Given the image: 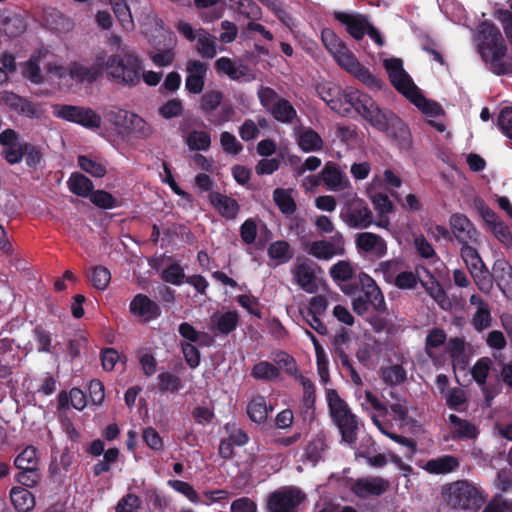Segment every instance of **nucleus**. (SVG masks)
I'll use <instances>...</instances> for the list:
<instances>
[{"instance_id": "14", "label": "nucleus", "mask_w": 512, "mask_h": 512, "mask_svg": "<svg viewBox=\"0 0 512 512\" xmlns=\"http://www.w3.org/2000/svg\"><path fill=\"white\" fill-rule=\"evenodd\" d=\"M367 94L360 92L359 90L347 87L341 92V96L331 104V109L341 116H349L353 112L359 114L362 108L363 97Z\"/></svg>"}, {"instance_id": "29", "label": "nucleus", "mask_w": 512, "mask_h": 512, "mask_svg": "<svg viewBox=\"0 0 512 512\" xmlns=\"http://www.w3.org/2000/svg\"><path fill=\"white\" fill-rule=\"evenodd\" d=\"M296 141L304 152H316L323 148L324 141L321 136L309 127H300L296 131Z\"/></svg>"}, {"instance_id": "13", "label": "nucleus", "mask_w": 512, "mask_h": 512, "mask_svg": "<svg viewBox=\"0 0 512 512\" xmlns=\"http://www.w3.org/2000/svg\"><path fill=\"white\" fill-rule=\"evenodd\" d=\"M380 182L381 178H373L367 190V195L378 214V220L375 222V224L380 228L387 229L390 225L387 214L393 210L394 206L387 195L374 191Z\"/></svg>"}, {"instance_id": "5", "label": "nucleus", "mask_w": 512, "mask_h": 512, "mask_svg": "<svg viewBox=\"0 0 512 512\" xmlns=\"http://www.w3.org/2000/svg\"><path fill=\"white\" fill-rule=\"evenodd\" d=\"M444 495L446 503L455 509H478L484 502L481 490L465 480L448 485Z\"/></svg>"}, {"instance_id": "10", "label": "nucleus", "mask_w": 512, "mask_h": 512, "mask_svg": "<svg viewBox=\"0 0 512 512\" xmlns=\"http://www.w3.org/2000/svg\"><path fill=\"white\" fill-rule=\"evenodd\" d=\"M177 30L187 40L197 41L196 50L202 57L213 58L217 54L216 38L204 29L194 30L190 24L181 21L177 24Z\"/></svg>"}, {"instance_id": "33", "label": "nucleus", "mask_w": 512, "mask_h": 512, "mask_svg": "<svg viewBox=\"0 0 512 512\" xmlns=\"http://www.w3.org/2000/svg\"><path fill=\"white\" fill-rule=\"evenodd\" d=\"M470 304L476 308V312L472 318V325L477 331H482L488 328L491 324L490 308L483 299L473 294L470 297Z\"/></svg>"}, {"instance_id": "11", "label": "nucleus", "mask_w": 512, "mask_h": 512, "mask_svg": "<svg viewBox=\"0 0 512 512\" xmlns=\"http://www.w3.org/2000/svg\"><path fill=\"white\" fill-rule=\"evenodd\" d=\"M338 65L369 87L380 88L381 82L362 66L347 47L334 57Z\"/></svg>"}, {"instance_id": "22", "label": "nucleus", "mask_w": 512, "mask_h": 512, "mask_svg": "<svg viewBox=\"0 0 512 512\" xmlns=\"http://www.w3.org/2000/svg\"><path fill=\"white\" fill-rule=\"evenodd\" d=\"M355 245L359 251L370 253L381 258L387 254V243L379 235L371 232H361L356 235Z\"/></svg>"}, {"instance_id": "38", "label": "nucleus", "mask_w": 512, "mask_h": 512, "mask_svg": "<svg viewBox=\"0 0 512 512\" xmlns=\"http://www.w3.org/2000/svg\"><path fill=\"white\" fill-rule=\"evenodd\" d=\"M267 252L273 266L287 263L293 257V252L289 243L283 240H278L271 243Z\"/></svg>"}, {"instance_id": "34", "label": "nucleus", "mask_w": 512, "mask_h": 512, "mask_svg": "<svg viewBox=\"0 0 512 512\" xmlns=\"http://www.w3.org/2000/svg\"><path fill=\"white\" fill-rule=\"evenodd\" d=\"M459 466V461L452 455H444L435 459L428 460L420 467L430 474H447L455 471Z\"/></svg>"}, {"instance_id": "64", "label": "nucleus", "mask_w": 512, "mask_h": 512, "mask_svg": "<svg viewBox=\"0 0 512 512\" xmlns=\"http://www.w3.org/2000/svg\"><path fill=\"white\" fill-rule=\"evenodd\" d=\"M161 278L167 283L180 285L183 283L185 273L179 264L172 263L161 272Z\"/></svg>"}, {"instance_id": "32", "label": "nucleus", "mask_w": 512, "mask_h": 512, "mask_svg": "<svg viewBox=\"0 0 512 512\" xmlns=\"http://www.w3.org/2000/svg\"><path fill=\"white\" fill-rule=\"evenodd\" d=\"M209 200L219 214L227 219H234L239 212L236 200L224 194L213 192L209 195Z\"/></svg>"}, {"instance_id": "21", "label": "nucleus", "mask_w": 512, "mask_h": 512, "mask_svg": "<svg viewBox=\"0 0 512 512\" xmlns=\"http://www.w3.org/2000/svg\"><path fill=\"white\" fill-rule=\"evenodd\" d=\"M207 71L208 65L204 62L199 60H190L187 62L185 87L190 93L200 94L203 91Z\"/></svg>"}, {"instance_id": "40", "label": "nucleus", "mask_w": 512, "mask_h": 512, "mask_svg": "<svg viewBox=\"0 0 512 512\" xmlns=\"http://www.w3.org/2000/svg\"><path fill=\"white\" fill-rule=\"evenodd\" d=\"M134 115L135 113L124 109H113L106 113V119L120 134L127 135Z\"/></svg>"}, {"instance_id": "47", "label": "nucleus", "mask_w": 512, "mask_h": 512, "mask_svg": "<svg viewBox=\"0 0 512 512\" xmlns=\"http://www.w3.org/2000/svg\"><path fill=\"white\" fill-rule=\"evenodd\" d=\"M101 121V116L98 115L94 110L91 108L79 106L74 123L88 129H96L100 127Z\"/></svg>"}, {"instance_id": "9", "label": "nucleus", "mask_w": 512, "mask_h": 512, "mask_svg": "<svg viewBox=\"0 0 512 512\" xmlns=\"http://www.w3.org/2000/svg\"><path fill=\"white\" fill-rule=\"evenodd\" d=\"M305 498V494L298 488L285 487L269 496L268 509L270 512H298V506Z\"/></svg>"}, {"instance_id": "59", "label": "nucleus", "mask_w": 512, "mask_h": 512, "mask_svg": "<svg viewBox=\"0 0 512 512\" xmlns=\"http://www.w3.org/2000/svg\"><path fill=\"white\" fill-rule=\"evenodd\" d=\"M402 267L403 262L400 259H390L380 262L376 271L382 273L388 283H392Z\"/></svg>"}, {"instance_id": "56", "label": "nucleus", "mask_w": 512, "mask_h": 512, "mask_svg": "<svg viewBox=\"0 0 512 512\" xmlns=\"http://www.w3.org/2000/svg\"><path fill=\"white\" fill-rule=\"evenodd\" d=\"M420 269H423V267H417L416 273L412 271H403L401 270L393 280L392 284H394L399 289H413L417 281H420Z\"/></svg>"}, {"instance_id": "25", "label": "nucleus", "mask_w": 512, "mask_h": 512, "mask_svg": "<svg viewBox=\"0 0 512 512\" xmlns=\"http://www.w3.org/2000/svg\"><path fill=\"white\" fill-rule=\"evenodd\" d=\"M215 69L218 74L226 75L234 81L249 82L253 79L252 75L248 73L246 66L237 64L228 57L217 59Z\"/></svg>"}, {"instance_id": "60", "label": "nucleus", "mask_w": 512, "mask_h": 512, "mask_svg": "<svg viewBox=\"0 0 512 512\" xmlns=\"http://www.w3.org/2000/svg\"><path fill=\"white\" fill-rule=\"evenodd\" d=\"M152 134L151 126L137 114L134 115L127 135H133L139 139H146Z\"/></svg>"}, {"instance_id": "26", "label": "nucleus", "mask_w": 512, "mask_h": 512, "mask_svg": "<svg viewBox=\"0 0 512 512\" xmlns=\"http://www.w3.org/2000/svg\"><path fill=\"white\" fill-rule=\"evenodd\" d=\"M358 278L364 294L367 299H369L374 309L378 312L384 311L386 307L384 296L375 280L364 272L360 273Z\"/></svg>"}, {"instance_id": "57", "label": "nucleus", "mask_w": 512, "mask_h": 512, "mask_svg": "<svg viewBox=\"0 0 512 512\" xmlns=\"http://www.w3.org/2000/svg\"><path fill=\"white\" fill-rule=\"evenodd\" d=\"M113 11L120 24L125 30H132L134 27L130 8L124 0L113 1Z\"/></svg>"}, {"instance_id": "27", "label": "nucleus", "mask_w": 512, "mask_h": 512, "mask_svg": "<svg viewBox=\"0 0 512 512\" xmlns=\"http://www.w3.org/2000/svg\"><path fill=\"white\" fill-rule=\"evenodd\" d=\"M130 312L145 321L156 318L160 314L158 305L146 295L137 294L130 303Z\"/></svg>"}, {"instance_id": "43", "label": "nucleus", "mask_w": 512, "mask_h": 512, "mask_svg": "<svg viewBox=\"0 0 512 512\" xmlns=\"http://www.w3.org/2000/svg\"><path fill=\"white\" fill-rule=\"evenodd\" d=\"M424 271L427 273V279L420 278V282L426 292L441 306L445 307L448 304L447 296L441 285L435 280V278L430 275L425 269Z\"/></svg>"}, {"instance_id": "6", "label": "nucleus", "mask_w": 512, "mask_h": 512, "mask_svg": "<svg viewBox=\"0 0 512 512\" xmlns=\"http://www.w3.org/2000/svg\"><path fill=\"white\" fill-rule=\"evenodd\" d=\"M339 218L347 227L358 230L366 229L375 223L367 203L356 195L343 205Z\"/></svg>"}, {"instance_id": "15", "label": "nucleus", "mask_w": 512, "mask_h": 512, "mask_svg": "<svg viewBox=\"0 0 512 512\" xmlns=\"http://www.w3.org/2000/svg\"><path fill=\"white\" fill-rule=\"evenodd\" d=\"M476 204L487 228L500 242L507 246L511 245L512 234L507 225H505L491 209L485 206L482 200L476 199Z\"/></svg>"}, {"instance_id": "54", "label": "nucleus", "mask_w": 512, "mask_h": 512, "mask_svg": "<svg viewBox=\"0 0 512 512\" xmlns=\"http://www.w3.org/2000/svg\"><path fill=\"white\" fill-rule=\"evenodd\" d=\"M38 454L33 446L26 447L14 460V464L18 469L38 468Z\"/></svg>"}, {"instance_id": "8", "label": "nucleus", "mask_w": 512, "mask_h": 512, "mask_svg": "<svg viewBox=\"0 0 512 512\" xmlns=\"http://www.w3.org/2000/svg\"><path fill=\"white\" fill-rule=\"evenodd\" d=\"M363 99L359 115L367 120L374 128L379 131H388L391 126H403L401 120L394 113L380 110L369 95L363 97Z\"/></svg>"}, {"instance_id": "48", "label": "nucleus", "mask_w": 512, "mask_h": 512, "mask_svg": "<svg viewBox=\"0 0 512 512\" xmlns=\"http://www.w3.org/2000/svg\"><path fill=\"white\" fill-rule=\"evenodd\" d=\"M101 121V116L98 115L94 110L91 108L79 106L74 123L88 129H96L100 127Z\"/></svg>"}, {"instance_id": "28", "label": "nucleus", "mask_w": 512, "mask_h": 512, "mask_svg": "<svg viewBox=\"0 0 512 512\" xmlns=\"http://www.w3.org/2000/svg\"><path fill=\"white\" fill-rule=\"evenodd\" d=\"M321 174L323 182L331 191L344 190L350 186V181L347 176L341 172L334 163H326Z\"/></svg>"}, {"instance_id": "17", "label": "nucleus", "mask_w": 512, "mask_h": 512, "mask_svg": "<svg viewBox=\"0 0 512 512\" xmlns=\"http://www.w3.org/2000/svg\"><path fill=\"white\" fill-rule=\"evenodd\" d=\"M388 480L378 476L359 478L351 485V490L360 498L380 496L389 489Z\"/></svg>"}, {"instance_id": "55", "label": "nucleus", "mask_w": 512, "mask_h": 512, "mask_svg": "<svg viewBox=\"0 0 512 512\" xmlns=\"http://www.w3.org/2000/svg\"><path fill=\"white\" fill-rule=\"evenodd\" d=\"M329 273L336 283H341L353 277L354 268L349 261L341 260L331 266Z\"/></svg>"}, {"instance_id": "62", "label": "nucleus", "mask_w": 512, "mask_h": 512, "mask_svg": "<svg viewBox=\"0 0 512 512\" xmlns=\"http://www.w3.org/2000/svg\"><path fill=\"white\" fill-rule=\"evenodd\" d=\"M158 387L162 392H177L182 388V383L179 377L169 372L160 373L158 375Z\"/></svg>"}, {"instance_id": "3", "label": "nucleus", "mask_w": 512, "mask_h": 512, "mask_svg": "<svg viewBox=\"0 0 512 512\" xmlns=\"http://www.w3.org/2000/svg\"><path fill=\"white\" fill-rule=\"evenodd\" d=\"M477 49L483 61L498 75L511 71L506 59V45L499 29L493 24L483 22L476 36Z\"/></svg>"}, {"instance_id": "7", "label": "nucleus", "mask_w": 512, "mask_h": 512, "mask_svg": "<svg viewBox=\"0 0 512 512\" xmlns=\"http://www.w3.org/2000/svg\"><path fill=\"white\" fill-rule=\"evenodd\" d=\"M258 97L261 105L279 122L290 123L296 116L297 112L294 107L287 101L278 96V94L269 87H261L258 90Z\"/></svg>"}, {"instance_id": "19", "label": "nucleus", "mask_w": 512, "mask_h": 512, "mask_svg": "<svg viewBox=\"0 0 512 512\" xmlns=\"http://www.w3.org/2000/svg\"><path fill=\"white\" fill-rule=\"evenodd\" d=\"M43 68L45 83L59 89L71 87L69 65L64 66L56 59H47V61H43Z\"/></svg>"}, {"instance_id": "63", "label": "nucleus", "mask_w": 512, "mask_h": 512, "mask_svg": "<svg viewBox=\"0 0 512 512\" xmlns=\"http://www.w3.org/2000/svg\"><path fill=\"white\" fill-rule=\"evenodd\" d=\"M491 367V360L487 357L480 358L472 367L473 379L478 385L484 386Z\"/></svg>"}, {"instance_id": "58", "label": "nucleus", "mask_w": 512, "mask_h": 512, "mask_svg": "<svg viewBox=\"0 0 512 512\" xmlns=\"http://www.w3.org/2000/svg\"><path fill=\"white\" fill-rule=\"evenodd\" d=\"M273 199L279 209L285 214H292L296 205L289 190L278 188L273 193Z\"/></svg>"}, {"instance_id": "49", "label": "nucleus", "mask_w": 512, "mask_h": 512, "mask_svg": "<svg viewBox=\"0 0 512 512\" xmlns=\"http://www.w3.org/2000/svg\"><path fill=\"white\" fill-rule=\"evenodd\" d=\"M190 150L205 151L211 145L210 134L206 131L193 130L185 140Z\"/></svg>"}, {"instance_id": "50", "label": "nucleus", "mask_w": 512, "mask_h": 512, "mask_svg": "<svg viewBox=\"0 0 512 512\" xmlns=\"http://www.w3.org/2000/svg\"><path fill=\"white\" fill-rule=\"evenodd\" d=\"M59 403L61 407H68L70 404L73 408L82 410L86 406V397L82 390L72 388L68 394L64 392L60 394Z\"/></svg>"}, {"instance_id": "42", "label": "nucleus", "mask_w": 512, "mask_h": 512, "mask_svg": "<svg viewBox=\"0 0 512 512\" xmlns=\"http://www.w3.org/2000/svg\"><path fill=\"white\" fill-rule=\"evenodd\" d=\"M68 187L72 193L80 197H88L94 186L91 180L83 174L73 173L68 179Z\"/></svg>"}, {"instance_id": "20", "label": "nucleus", "mask_w": 512, "mask_h": 512, "mask_svg": "<svg viewBox=\"0 0 512 512\" xmlns=\"http://www.w3.org/2000/svg\"><path fill=\"white\" fill-rule=\"evenodd\" d=\"M294 281L306 293L313 294L318 290V280L314 267L306 261L297 260L291 269Z\"/></svg>"}, {"instance_id": "12", "label": "nucleus", "mask_w": 512, "mask_h": 512, "mask_svg": "<svg viewBox=\"0 0 512 512\" xmlns=\"http://www.w3.org/2000/svg\"><path fill=\"white\" fill-rule=\"evenodd\" d=\"M307 253L319 260H330L345 253L343 235L337 232L331 240L313 241L307 245Z\"/></svg>"}, {"instance_id": "23", "label": "nucleus", "mask_w": 512, "mask_h": 512, "mask_svg": "<svg viewBox=\"0 0 512 512\" xmlns=\"http://www.w3.org/2000/svg\"><path fill=\"white\" fill-rule=\"evenodd\" d=\"M69 67L71 86L73 85V82L91 83L95 81L103 73L102 67L98 63V52L95 55L93 65L87 66L80 62H72L69 64Z\"/></svg>"}, {"instance_id": "30", "label": "nucleus", "mask_w": 512, "mask_h": 512, "mask_svg": "<svg viewBox=\"0 0 512 512\" xmlns=\"http://www.w3.org/2000/svg\"><path fill=\"white\" fill-rule=\"evenodd\" d=\"M493 273L498 286L506 297L512 300V266L504 259H498L493 265Z\"/></svg>"}, {"instance_id": "37", "label": "nucleus", "mask_w": 512, "mask_h": 512, "mask_svg": "<svg viewBox=\"0 0 512 512\" xmlns=\"http://www.w3.org/2000/svg\"><path fill=\"white\" fill-rule=\"evenodd\" d=\"M371 420L373 424L379 429V431L390 438L391 440L395 441L396 443L405 446L407 448L406 457L411 459L415 455L417 451V444L411 439H408L406 437H403L401 435H397L394 433H391L388 431L387 425L382 423L377 415L374 413H371L370 415Z\"/></svg>"}, {"instance_id": "53", "label": "nucleus", "mask_w": 512, "mask_h": 512, "mask_svg": "<svg viewBox=\"0 0 512 512\" xmlns=\"http://www.w3.org/2000/svg\"><path fill=\"white\" fill-rule=\"evenodd\" d=\"M478 244H464L461 247V257L465 262L469 272L478 269L484 265L478 251Z\"/></svg>"}, {"instance_id": "61", "label": "nucleus", "mask_w": 512, "mask_h": 512, "mask_svg": "<svg viewBox=\"0 0 512 512\" xmlns=\"http://www.w3.org/2000/svg\"><path fill=\"white\" fill-rule=\"evenodd\" d=\"M342 90L343 89L340 86L331 82L322 83L317 87L319 96L330 108L331 104H333L337 98L341 96Z\"/></svg>"}, {"instance_id": "39", "label": "nucleus", "mask_w": 512, "mask_h": 512, "mask_svg": "<svg viewBox=\"0 0 512 512\" xmlns=\"http://www.w3.org/2000/svg\"><path fill=\"white\" fill-rule=\"evenodd\" d=\"M10 498L15 509L19 512H28L35 506L33 494L23 487H13L10 491Z\"/></svg>"}, {"instance_id": "18", "label": "nucleus", "mask_w": 512, "mask_h": 512, "mask_svg": "<svg viewBox=\"0 0 512 512\" xmlns=\"http://www.w3.org/2000/svg\"><path fill=\"white\" fill-rule=\"evenodd\" d=\"M449 223L453 235L462 245L479 244V232L465 215L453 214Z\"/></svg>"}, {"instance_id": "4", "label": "nucleus", "mask_w": 512, "mask_h": 512, "mask_svg": "<svg viewBox=\"0 0 512 512\" xmlns=\"http://www.w3.org/2000/svg\"><path fill=\"white\" fill-rule=\"evenodd\" d=\"M326 399L330 411V416L334 424L339 429L342 440L348 444H352L356 440L358 422L355 414L352 413L348 404L340 398L338 393L333 389H328Z\"/></svg>"}, {"instance_id": "24", "label": "nucleus", "mask_w": 512, "mask_h": 512, "mask_svg": "<svg viewBox=\"0 0 512 512\" xmlns=\"http://www.w3.org/2000/svg\"><path fill=\"white\" fill-rule=\"evenodd\" d=\"M0 103H4L15 112L31 118L38 117L42 112L39 105L23 99L12 92H1Z\"/></svg>"}, {"instance_id": "45", "label": "nucleus", "mask_w": 512, "mask_h": 512, "mask_svg": "<svg viewBox=\"0 0 512 512\" xmlns=\"http://www.w3.org/2000/svg\"><path fill=\"white\" fill-rule=\"evenodd\" d=\"M270 410L271 408L268 407L265 398L258 396L248 404L247 414L252 421L263 423L267 419Z\"/></svg>"}, {"instance_id": "41", "label": "nucleus", "mask_w": 512, "mask_h": 512, "mask_svg": "<svg viewBox=\"0 0 512 512\" xmlns=\"http://www.w3.org/2000/svg\"><path fill=\"white\" fill-rule=\"evenodd\" d=\"M449 422L454 437L457 438H475L478 434L475 425L469 421L458 417L455 414L449 415Z\"/></svg>"}, {"instance_id": "46", "label": "nucleus", "mask_w": 512, "mask_h": 512, "mask_svg": "<svg viewBox=\"0 0 512 512\" xmlns=\"http://www.w3.org/2000/svg\"><path fill=\"white\" fill-rule=\"evenodd\" d=\"M251 375L257 380L273 381L279 377L280 372L272 363L261 361L253 366Z\"/></svg>"}, {"instance_id": "2", "label": "nucleus", "mask_w": 512, "mask_h": 512, "mask_svg": "<svg viewBox=\"0 0 512 512\" xmlns=\"http://www.w3.org/2000/svg\"><path fill=\"white\" fill-rule=\"evenodd\" d=\"M98 63L107 79L118 86L133 88L141 83L142 60L135 53L109 54L102 49Z\"/></svg>"}, {"instance_id": "44", "label": "nucleus", "mask_w": 512, "mask_h": 512, "mask_svg": "<svg viewBox=\"0 0 512 512\" xmlns=\"http://www.w3.org/2000/svg\"><path fill=\"white\" fill-rule=\"evenodd\" d=\"M356 395L357 399L359 400L360 406L362 407L363 410L367 412L376 410L382 412L384 415L387 414L386 401L382 402L371 391H358Z\"/></svg>"}, {"instance_id": "1", "label": "nucleus", "mask_w": 512, "mask_h": 512, "mask_svg": "<svg viewBox=\"0 0 512 512\" xmlns=\"http://www.w3.org/2000/svg\"><path fill=\"white\" fill-rule=\"evenodd\" d=\"M384 67L392 85L428 118L430 125L443 132L445 125L438 119L443 113L441 106L423 96L412 78L404 70L402 61L398 58L385 59Z\"/></svg>"}, {"instance_id": "52", "label": "nucleus", "mask_w": 512, "mask_h": 512, "mask_svg": "<svg viewBox=\"0 0 512 512\" xmlns=\"http://www.w3.org/2000/svg\"><path fill=\"white\" fill-rule=\"evenodd\" d=\"M389 395L392 401L386 400L387 410L390 409L394 420L404 422L408 416L406 401L399 398L393 390L389 391Z\"/></svg>"}, {"instance_id": "36", "label": "nucleus", "mask_w": 512, "mask_h": 512, "mask_svg": "<svg viewBox=\"0 0 512 512\" xmlns=\"http://www.w3.org/2000/svg\"><path fill=\"white\" fill-rule=\"evenodd\" d=\"M239 315L236 311L216 313L211 317V329L222 334H228L236 329Z\"/></svg>"}, {"instance_id": "31", "label": "nucleus", "mask_w": 512, "mask_h": 512, "mask_svg": "<svg viewBox=\"0 0 512 512\" xmlns=\"http://www.w3.org/2000/svg\"><path fill=\"white\" fill-rule=\"evenodd\" d=\"M47 57L42 55H34L28 59L21 67L23 77L34 84L45 83V71H42L43 61H47Z\"/></svg>"}, {"instance_id": "16", "label": "nucleus", "mask_w": 512, "mask_h": 512, "mask_svg": "<svg viewBox=\"0 0 512 512\" xmlns=\"http://www.w3.org/2000/svg\"><path fill=\"white\" fill-rule=\"evenodd\" d=\"M0 144L3 147V155L10 164L19 163L24 157L26 144L19 134L6 129L0 134Z\"/></svg>"}, {"instance_id": "51", "label": "nucleus", "mask_w": 512, "mask_h": 512, "mask_svg": "<svg viewBox=\"0 0 512 512\" xmlns=\"http://www.w3.org/2000/svg\"><path fill=\"white\" fill-rule=\"evenodd\" d=\"M78 165L83 171L96 178H102L107 172L106 163L83 155L78 157Z\"/></svg>"}, {"instance_id": "35", "label": "nucleus", "mask_w": 512, "mask_h": 512, "mask_svg": "<svg viewBox=\"0 0 512 512\" xmlns=\"http://www.w3.org/2000/svg\"><path fill=\"white\" fill-rule=\"evenodd\" d=\"M335 18L346 25L347 31L355 39H361L365 35L369 25L366 19L359 15L337 12L335 13Z\"/></svg>"}]
</instances>
